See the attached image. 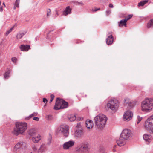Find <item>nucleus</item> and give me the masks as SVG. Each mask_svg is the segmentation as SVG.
I'll return each mask as SVG.
<instances>
[{
	"mask_svg": "<svg viewBox=\"0 0 153 153\" xmlns=\"http://www.w3.org/2000/svg\"><path fill=\"white\" fill-rule=\"evenodd\" d=\"M51 14V10L50 9H48L47 11V17H48Z\"/></svg>",
	"mask_w": 153,
	"mask_h": 153,
	"instance_id": "nucleus-36",
	"label": "nucleus"
},
{
	"mask_svg": "<svg viewBox=\"0 0 153 153\" xmlns=\"http://www.w3.org/2000/svg\"><path fill=\"white\" fill-rule=\"evenodd\" d=\"M15 26H13L12 27H11L10 30H7L6 33V36H7L9 33H10L12 30L14 28V27Z\"/></svg>",
	"mask_w": 153,
	"mask_h": 153,
	"instance_id": "nucleus-31",
	"label": "nucleus"
},
{
	"mask_svg": "<svg viewBox=\"0 0 153 153\" xmlns=\"http://www.w3.org/2000/svg\"><path fill=\"white\" fill-rule=\"evenodd\" d=\"M132 16V14L129 15L127 17H126L124 19L126 20V22H127L128 20L131 18Z\"/></svg>",
	"mask_w": 153,
	"mask_h": 153,
	"instance_id": "nucleus-32",
	"label": "nucleus"
},
{
	"mask_svg": "<svg viewBox=\"0 0 153 153\" xmlns=\"http://www.w3.org/2000/svg\"><path fill=\"white\" fill-rule=\"evenodd\" d=\"M10 74V72L9 71H8L6 72L4 74V78L5 79H7L9 77V74Z\"/></svg>",
	"mask_w": 153,
	"mask_h": 153,
	"instance_id": "nucleus-30",
	"label": "nucleus"
},
{
	"mask_svg": "<svg viewBox=\"0 0 153 153\" xmlns=\"http://www.w3.org/2000/svg\"><path fill=\"white\" fill-rule=\"evenodd\" d=\"M3 4L4 5V6L5 7V5L4 2H3Z\"/></svg>",
	"mask_w": 153,
	"mask_h": 153,
	"instance_id": "nucleus-52",
	"label": "nucleus"
},
{
	"mask_svg": "<svg viewBox=\"0 0 153 153\" xmlns=\"http://www.w3.org/2000/svg\"><path fill=\"white\" fill-rule=\"evenodd\" d=\"M85 124L87 128L88 129L92 128L94 125L92 121L91 120H87L85 122Z\"/></svg>",
	"mask_w": 153,
	"mask_h": 153,
	"instance_id": "nucleus-19",
	"label": "nucleus"
},
{
	"mask_svg": "<svg viewBox=\"0 0 153 153\" xmlns=\"http://www.w3.org/2000/svg\"><path fill=\"white\" fill-rule=\"evenodd\" d=\"M74 141L73 140L66 142L63 145V148L64 150L69 149L74 145Z\"/></svg>",
	"mask_w": 153,
	"mask_h": 153,
	"instance_id": "nucleus-10",
	"label": "nucleus"
},
{
	"mask_svg": "<svg viewBox=\"0 0 153 153\" xmlns=\"http://www.w3.org/2000/svg\"><path fill=\"white\" fill-rule=\"evenodd\" d=\"M19 48L22 51H27L30 48V46L27 45H22L19 47Z\"/></svg>",
	"mask_w": 153,
	"mask_h": 153,
	"instance_id": "nucleus-16",
	"label": "nucleus"
},
{
	"mask_svg": "<svg viewBox=\"0 0 153 153\" xmlns=\"http://www.w3.org/2000/svg\"><path fill=\"white\" fill-rule=\"evenodd\" d=\"M127 22L125 19H123L118 23L119 26V27L125 26L126 27Z\"/></svg>",
	"mask_w": 153,
	"mask_h": 153,
	"instance_id": "nucleus-22",
	"label": "nucleus"
},
{
	"mask_svg": "<svg viewBox=\"0 0 153 153\" xmlns=\"http://www.w3.org/2000/svg\"><path fill=\"white\" fill-rule=\"evenodd\" d=\"M33 119L34 120L37 121H39V118L38 117H34L33 118Z\"/></svg>",
	"mask_w": 153,
	"mask_h": 153,
	"instance_id": "nucleus-41",
	"label": "nucleus"
},
{
	"mask_svg": "<svg viewBox=\"0 0 153 153\" xmlns=\"http://www.w3.org/2000/svg\"><path fill=\"white\" fill-rule=\"evenodd\" d=\"M78 3L79 4H81L82 5H84V4L82 2H78Z\"/></svg>",
	"mask_w": 153,
	"mask_h": 153,
	"instance_id": "nucleus-48",
	"label": "nucleus"
},
{
	"mask_svg": "<svg viewBox=\"0 0 153 153\" xmlns=\"http://www.w3.org/2000/svg\"><path fill=\"white\" fill-rule=\"evenodd\" d=\"M17 58L15 57H12L11 59V60L12 61L15 63H16L17 62Z\"/></svg>",
	"mask_w": 153,
	"mask_h": 153,
	"instance_id": "nucleus-35",
	"label": "nucleus"
},
{
	"mask_svg": "<svg viewBox=\"0 0 153 153\" xmlns=\"http://www.w3.org/2000/svg\"><path fill=\"white\" fill-rule=\"evenodd\" d=\"M100 10V8H95L94 9H92L91 11L92 12H96L97 11L99 10Z\"/></svg>",
	"mask_w": 153,
	"mask_h": 153,
	"instance_id": "nucleus-40",
	"label": "nucleus"
},
{
	"mask_svg": "<svg viewBox=\"0 0 153 153\" xmlns=\"http://www.w3.org/2000/svg\"><path fill=\"white\" fill-rule=\"evenodd\" d=\"M55 12H56L55 17H56L59 16V14L58 13V12L57 10H56Z\"/></svg>",
	"mask_w": 153,
	"mask_h": 153,
	"instance_id": "nucleus-42",
	"label": "nucleus"
},
{
	"mask_svg": "<svg viewBox=\"0 0 153 153\" xmlns=\"http://www.w3.org/2000/svg\"><path fill=\"white\" fill-rule=\"evenodd\" d=\"M145 127L148 131L153 133V114L150 116L146 120Z\"/></svg>",
	"mask_w": 153,
	"mask_h": 153,
	"instance_id": "nucleus-6",
	"label": "nucleus"
},
{
	"mask_svg": "<svg viewBox=\"0 0 153 153\" xmlns=\"http://www.w3.org/2000/svg\"><path fill=\"white\" fill-rule=\"evenodd\" d=\"M71 9L70 8V6H68L65 8V10L63 12V14L65 16H67L68 14L71 13Z\"/></svg>",
	"mask_w": 153,
	"mask_h": 153,
	"instance_id": "nucleus-17",
	"label": "nucleus"
},
{
	"mask_svg": "<svg viewBox=\"0 0 153 153\" xmlns=\"http://www.w3.org/2000/svg\"><path fill=\"white\" fill-rule=\"evenodd\" d=\"M32 153V152H31V153Z\"/></svg>",
	"mask_w": 153,
	"mask_h": 153,
	"instance_id": "nucleus-54",
	"label": "nucleus"
},
{
	"mask_svg": "<svg viewBox=\"0 0 153 153\" xmlns=\"http://www.w3.org/2000/svg\"><path fill=\"white\" fill-rule=\"evenodd\" d=\"M119 106L118 102L116 100H111L109 101L107 103L106 108L109 109L112 111H116Z\"/></svg>",
	"mask_w": 153,
	"mask_h": 153,
	"instance_id": "nucleus-5",
	"label": "nucleus"
},
{
	"mask_svg": "<svg viewBox=\"0 0 153 153\" xmlns=\"http://www.w3.org/2000/svg\"><path fill=\"white\" fill-rule=\"evenodd\" d=\"M3 11V8L2 7H0V11L2 12Z\"/></svg>",
	"mask_w": 153,
	"mask_h": 153,
	"instance_id": "nucleus-49",
	"label": "nucleus"
},
{
	"mask_svg": "<svg viewBox=\"0 0 153 153\" xmlns=\"http://www.w3.org/2000/svg\"><path fill=\"white\" fill-rule=\"evenodd\" d=\"M26 33L25 32L20 31L16 35V38L17 39H19L22 37Z\"/></svg>",
	"mask_w": 153,
	"mask_h": 153,
	"instance_id": "nucleus-21",
	"label": "nucleus"
},
{
	"mask_svg": "<svg viewBox=\"0 0 153 153\" xmlns=\"http://www.w3.org/2000/svg\"><path fill=\"white\" fill-rule=\"evenodd\" d=\"M124 105L125 106H128V108L129 109H131L135 106V103L134 102L131 101L130 99L127 98L125 100Z\"/></svg>",
	"mask_w": 153,
	"mask_h": 153,
	"instance_id": "nucleus-12",
	"label": "nucleus"
},
{
	"mask_svg": "<svg viewBox=\"0 0 153 153\" xmlns=\"http://www.w3.org/2000/svg\"><path fill=\"white\" fill-rule=\"evenodd\" d=\"M20 2V0H16V1L15 3V6H16L17 7H19V4Z\"/></svg>",
	"mask_w": 153,
	"mask_h": 153,
	"instance_id": "nucleus-33",
	"label": "nucleus"
},
{
	"mask_svg": "<svg viewBox=\"0 0 153 153\" xmlns=\"http://www.w3.org/2000/svg\"><path fill=\"white\" fill-rule=\"evenodd\" d=\"M54 97V96L53 94H51V99L50 100V102L51 103L53 100Z\"/></svg>",
	"mask_w": 153,
	"mask_h": 153,
	"instance_id": "nucleus-37",
	"label": "nucleus"
},
{
	"mask_svg": "<svg viewBox=\"0 0 153 153\" xmlns=\"http://www.w3.org/2000/svg\"><path fill=\"white\" fill-rule=\"evenodd\" d=\"M76 136L78 137H80L83 135V133L81 130H77L76 132Z\"/></svg>",
	"mask_w": 153,
	"mask_h": 153,
	"instance_id": "nucleus-23",
	"label": "nucleus"
},
{
	"mask_svg": "<svg viewBox=\"0 0 153 153\" xmlns=\"http://www.w3.org/2000/svg\"><path fill=\"white\" fill-rule=\"evenodd\" d=\"M94 120L96 128L102 130L105 125L107 118L105 115L99 114L95 117Z\"/></svg>",
	"mask_w": 153,
	"mask_h": 153,
	"instance_id": "nucleus-1",
	"label": "nucleus"
},
{
	"mask_svg": "<svg viewBox=\"0 0 153 153\" xmlns=\"http://www.w3.org/2000/svg\"><path fill=\"white\" fill-rule=\"evenodd\" d=\"M147 27L148 28L153 27V19H151L148 22Z\"/></svg>",
	"mask_w": 153,
	"mask_h": 153,
	"instance_id": "nucleus-27",
	"label": "nucleus"
},
{
	"mask_svg": "<svg viewBox=\"0 0 153 153\" xmlns=\"http://www.w3.org/2000/svg\"><path fill=\"white\" fill-rule=\"evenodd\" d=\"M28 135L32 137L35 135L37 133V131L34 128L30 129L28 132Z\"/></svg>",
	"mask_w": 153,
	"mask_h": 153,
	"instance_id": "nucleus-18",
	"label": "nucleus"
},
{
	"mask_svg": "<svg viewBox=\"0 0 153 153\" xmlns=\"http://www.w3.org/2000/svg\"><path fill=\"white\" fill-rule=\"evenodd\" d=\"M16 6H15V5H14V7L13 8L14 9H16Z\"/></svg>",
	"mask_w": 153,
	"mask_h": 153,
	"instance_id": "nucleus-51",
	"label": "nucleus"
},
{
	"mask_svg": "<svg viewBox=\"0 0 153 153\" xmlns=\"http://www.w3.org/2000/svg\"><path fill=\"white\" fill-rule=\"evenodd\" d=\"M37 115V112H34L30 115L29 116L26 117L25 118V119L26 120H29L32 117L36 116Z\"/></svg>",
	"mask_w": 153,
	"mask_h": 153,
	"instance_id": "nucleus-28",
	"label": "nucleus"
},
{
	"mask_svg": "<svg viewBox=\"0 0 153 153\" xmlns=\"http://www.w3.org/2000/svg\"><path fill=\"white\" fill-rule=\"evenodd\" d=\"M131 131L128 129H124L121 133L120 136L125 140H127L131 136Z\"/></svg>",
	"mask_w": 153,
	"mask_h": 153,
	"instance_id": "nucleus-9",
	"label": "nucleus"
},
{
	"mask_svg": "<svg viewBox=\"0 0 153 153\" xmlns=\"http://www.w3.org/2000/svg\"><path fill=\"white\" fill-rule=\"evenodd\" d=\"M43 101L44 103L47 102V100L46 98H43Z\"/></svg>",
	"mask_w": 153,
	"mask_h": 153,
	"instance_id": "nucleus-45",
	"label": "nucleus"
},
{
	"mask_svg": "<svg viewBox=\"0 0 153 153\" xmlns=\"http://www.w3.org/2000/svg\"><path fill=\"white\" fill-rule=\"evenodd\" d=\"M1 1H0V6L1 5Z\"/></svg>",
	"mask_w": 153,
	"mask_h": 153,
	"instance_id": "nucleus-53",
	"label": "nucleus"
},
{
	"mask_svg": "<svg viewBox=\"0 0 153 153\" xmlns=\"http://www.w3.org/2000/svg\"><path fill=\"white\" fill-rule=\"evenodd\" d=\"M113 41V38L112 35H110L106 39V42L108 45L111 44Z\"/></svg>",
	"mask_w": 153,
	"mask_h": 153,
	"instance_id": "nucleus-20",
	"label": "nucleus"
},
{
	"mask_svg": "<svg viewBox=\"0 0 153 153\" xmlns=\"http://www.w3.org/2000/svg\"><path fill=\"white\" fill-rule=\"evenodd\" d=\"M76 118V117L75 115H72L69 118V119L70 121L72 122L75 120Z\"/></svg>",
	"mask_w": 153,
	"mask_h": 153,
	"instance_id": "nucleus-29",
	"label": "nucleus"
},
{
	"mask_svg": "<svg viewBox=\"0 0 153 153\" xmlns=\"http://www.w3.org/2000/svg\"><path fill=\"white\" fill-rule=\"evenodd\" d=\"M141 110L146 112H150L153 108V100L151 98H146L142 102Z\"/></svg>",
	"mask_w": 153,
	"mask_h": 153,
	"instance_id": "nucleus-3",
	"label": "nucleus"
},
{
	"mask_svg": "<svg viewBox=\"0 0 153 153\" xmlns=\"http://www.w3.org/2000/svg\"><path fill=\"white\" fill-rule=\"evenodd\" d=\"M125 140L120 136L119 139L117 140V143L118 146H121L124 145L125 143Z\"/></svg>",
	"mask_w": 153,
	"mask_h": 153,
	"instance_id": "nucleus-14",
	"label": "nucleus"
},
{
	"mask_svg": "<svg viewBox=\"0 0 153 153\" xmlns=\"http://www.w3.org/2000/svg\"><path fill=\"white\" fill-rule=\"evenodd\" d=\"M79 149L82 153H87L90 149L89 145L88 143H83Z\"/></svg>",
	"mask_w": 153,
	"mask_h": 153,
	"instance_id": "nucleus-11",
	"label": "nucleus"
},
{
	"mask_svg": "<svg viewBox=\"0 0 153 153\" xmlns=\"http://www.w3.org/2000/svg\"><path fill=\"white\" fill-rule=\"evenodd\" d=\"M59 133H62L65 136H68V127L67 125H61L58 129Z\"/></svg>",
	"mask_w": 153,
	"mask_h": 153,
	"instance_id": "nucleus-7",
	"label": "nucleus"
},
{
	"mask_svg": "<svg viewBox=\"0 0 153 153\" xmlns=\"http://www.w3.org/2000/svg\"><path fill=\"white\" fill-rule=\"evenodd\" d=\"M27 125L26 123L17 122L16 124V127L14 128L12 133L16 136L22 134L27 128Z\"/></svg>",
	"mask_w": 153,
	"mask_h": 153,
	"instance_id": "nucleus-2",
	"label": "nucleus"
},
{
	"mask_svg": "<svg viewBox=\"0 0 153 153\" xmlns=\"http://www.w3.org/2000/svg\"><path fill=\"white\" fill-rule=\"evenodd\" d=\"M109 6L110 7H111V8H113L114 7L112 4L111 3H110L109 4Z\"/></svg>",
	"mask_w": 153,
	"mask_h": 153,
	"instance_id": "nucleus-47",
	"label": "nucleus"
},
{
	"mask_svg": "<svg viewBox=\"0 0 153 153\" xmlns=\"http://www.w3.org/2000/svg\"><path fill=\"white\" fill-rule=\"evenodd\" d=\"M137 124H138L142 120V117H140V116H138L137 117Z\"/></svg>",
	"mask_w": 153,
	"mask_h": 153,
	"instance_id": "nucleus-34",
	"label": "nucleus"
},
{
	"mask_svg": "<svg viewBox=\"0 0 153 153\" xmlns=\"http://www.w3.org/2000/svg\"><path fill=\"white\" fill-rule=\"evenodd\" d=\"M151 138L150 136H149L147 134H144L143 135V139L147 142H149L150 139Z\"/></svg>",
	"mask_w": 153,
	"mask_h": 153,
	"instance_id": "nucleus-25",
	"label": "nucleus"
},
{
	"mask_svg": "<svg viewBox=\"0 0 153 153\" xmlns=\"http://www.w3.org/2000/svg\"><path fill=\"white\" fill-rule=\"evenodd\" d=\"M26 145V144L25 143L22 141H20L15 145V147L17 149H23Z\"/></svg>",
	"mask_w": 153,
	"mask_h": 153,
	"instance_id": "nucleus-15",
	"label": "nucleus"
},
{
	"mask_svg": "<svg viewBox=\"0 0 153 153\" xmlns=\"http://www.w3.org/2000/svg\"><path fill=\"white\" fill-rule=\"evenodd\" d=\"M106 14L107 15H109L111 13V11L110 10H107L106 11Z\"/></svg>",
	"mask_w": 153,
	"mask_h": 153,
	"instance_id": "nucleus-38",
	"label": "nucleus"
},
{
	"mask_svg": "<svg viewBox=\"0 0 153 153\" xmlns=\"http://www.w3.org/2000/svg\"><path fill=\"white\" fill-rule=\"evenodd\" d=\"M148 1H149L148 0L142 1L138 3V6L139 7L143 6L145 4L147 3L148 2Z\"/></svg>",
	"mask_w": 153,
	"mask_h": 153,
	"instance_id": "nucleus-26",
	"label": "nucleus"
},
{
	"mask_svg": "<svg viewBox=\"0 0 153 153\" xmlns=\"http://www.w3.org/2000/svg\"><path fill=\"white\" fill-rule=\"evenodd\" d=\"M52 139V136L51 134H49V137L48 139V141L49 143H51Z\"/></svg>",
	"mask_w": 153,
	"mask_h": 153,
	"instance_id": "nucleus-39",
	"label": "nucleus"
},
{
	"mask_svg": "<svg viewBox=\"0 0 153 153\" xmlns=\"http://www.w3.org/2000/svg\"><path fill=\"white\" fill-rule=\"evenodd\" d=\"M68 106V103L65 101L60 100L59 98H57L56 100V104L54 106V109L58 110L61 109L67 108Z\"/></svg>",
	"mask_w": 153,
	"mask_h": 153,
	"instance_id": "nucleus-4",
	"label": "nucleus"
},
{
	"mask_svg": "<svg viewBox=\"0 0 153 153\" xmlns=\"http://www.w3.org/2000/svg\"><path fill=\"white\" fill-rule=\"evenodd\" d=\"M74 153H82L81 151L79 149L78 150L76 151Z\"/></svg>",
	"mask_w": 153,
	"mask_h": 153,
	"instance_id": "nucleus-44",
	"label": "nucleus"
},
{
	"mask_svg": "<svg viewBox=\"0 0 153 153\" xmlns=\"http://www.w3.org/2000/svg\"><path fill=\"white\" fill-rule=\"evenodd\" d=\"M132 112L130 110H127L124 113L123 118L124 121L128 122L131 120L133 117Z\"/></svg>",
	"mask_w": 153,
	"mask_h": 153,
	"instance_id": "nucleus-8",
	"label": "nucleus"
},
{
	"mask_svg": "<svg viewBox=\"0 0 153 153\" xmlns=\"http://www.w3.org/2000/svg\"><path fill=\"white\" fill-rule=\"evenodd\" d=\"M48 119L49 120L51 119L52 118V116L51 115H48L47 116Z\"/></svg>",
	"mask_w": 153,
	"mask_h": 153,
	"instance_id": "nucleus-43",
	"label": "nucleus"
},
{
	"mask_svg": "<svg viewBox=\"0 0 153 153\" xmlns=\"http://www.w3.org/2000/svg\"><path fill=\"white\" fill-rule=\"evenodd\" d=\"M33 149L34 150H36L37 149H36V147H34L33 148Z\"/></svg>",
	"mask_w": 153,
	"mask_h": 153,
	"instance_id": "nucleus-50",
	"label": "nucleus"
},
{
	"mask_svg": "<svg viewBox=\"0 0 153 153\" xmlns=\"http://www.w3.org/2000/svg\"><path fill=\"white\" fill-rule=\"evenodd\" d=\"M81 126V123H78L77 124V126L78 128H80Z\"/></svg>",
	"mask_w": 153,
	"mask_h": 153,
	"instance_id": "nucleus-46",
	"label": "nucleus"
},
{
	"mask_svg": "<svg viewBox=\"0 0 153 153\" xmlns=\"http://www.w3.org/2000/svg\"><path fill=\"white\" fill-rule=\"evenodd\" d=\"M46 149V146L45 145L42 144L41 145L40 148L38 149V153H42Z\"/></svg>",
	"mask_w": 153,
	"mask_h": 153,
	"instance_id": "nucleus-24",
	"label": "nucleus"
},
{
	"mask_svg": "<svg viewBox=\"0 0 153 153\" xmlns=\"http://www.w3.org/2000/svg\"><path fill=\"white\" fill-rule=\"evenodd\" d=\"M41 138L40 135L38 133L32 137L33 142L35 143H37L39 142Z\"/></svg>",
	"mask_w": 153,
	"mask_h": 153,
	"instance_id": "nucleus-13",
	"label": "nucleus"
}]
</instances>
